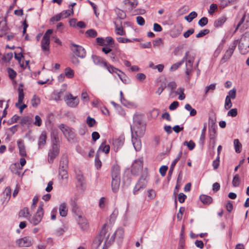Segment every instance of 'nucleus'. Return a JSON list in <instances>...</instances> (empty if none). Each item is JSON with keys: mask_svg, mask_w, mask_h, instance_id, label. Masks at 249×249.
I'll return each mask as SVG.
<instances>
[{"mask_svg": "<svg viewBox=\"0 0 249 249\" xmlns=\"http://www.w3.org/2000/svg\"><path fill=\"white\" fill-rule=\"evenodd\" d=\"M46 133L45 132H43L41 134L38 141V145L39 148H41L45 145L46 142Z\"/></svg>", "mask_w": 249, "mask_h": 249, "instance_id": "obj_22", "label": "nucleus"}, {"mask_svg": "<svg viewBox=\"0 0 249 249\" xmlns=\"http://www.w3.org/2000/svg\"><path fill=\"white\" fill-rule=\"evenodd\" d=\"M144 124L141 121L135 120L134 124L131 126L132 136H136L137 137L141 138L144 135Z\"/></svg>", "mask_w": 249, "mask_h": 249, "instance_id": "obj_5", "label": "nucleus"}, {"mask_svg": "<svg viewBox=\"0 0 249 249\" xmlns=\"http://www.w3.org/2000/svg\"><path fill=\"white\" fill-rule=\"evenodd\" d=\"M237 114V109L235 108L231 109L228 112V115L229 116L235 117Z\"/></svg>", "mask_w": 249, "mask_h": 249, "instance_id": "obj_64", "label": "nucleus"}, {"mask_svg": "<svg viewBox=\"0 0 249 249\" xmlns=\"http://www.w3.org/2000/svg\"><path fill=\"white\" fill-rule=\"evenodd\" d=\"M117 16L121 19H124L125 18L126 15L124 11L119 9H117L116 11Z\"/></svg>", "mask_w": 249, "mask_h": 249, "instance_id": "obj_44", "label": "nucleus"}, {"mask_svg": "<svg viewBox=\"0 0 249 249\" xmlns=\"http://www.w3.org/2000/svg\"><path fill=\"white\" fill-rule=\"evenodd\" d=\"M42 119L41 117L38 115H36L35 118V121L34 124L36 126H40L42 124Z\"/></svg>", "mask_w": 249, "mask_h": 249, "instance_id": "obj_43", "label": "nucleus"}, {"mask_svg": "<svg viewBox=\"0 0 249 249\" xmlns=\"http://www.w3.org/2000/svg\"><path fill=\"white\" fill-rule=\"evenodd\" d=\"M232 107L231 100L229 97H226L225 103V108L226 109H230Z\"/></svg>", "mask_w": 249, "mask_h": 249, "instance_id": "obj_46", "label": "nucleus"}, {"mask_svg": "<svg viewBox=\"0 0 249 249\" xmlns=\"http://www.w3.org/2000/svg\"><path fill=\"white\" fill-rule=\"evenodd\" d=\"M50 40L42 38L41 42V47L45 55H48L50 53Z\"/></svg>", "mask_w": 249, "mask_h": 249, "instance_id": "obj_15", "label": "nucleus"}, {"mask_svg": "<svg viewBox=\"0 0 249 249\" xmlns=\"http://www.w3.org/2000/svg\"><path fill=\"white\" fill-rule=\"evenodd\" d=\"M200 199L205 204H209L213 201V199L211 196L204 195L200 196Z\"/></svg>", "mask_w": 249, "mask_h": 249, "instance_id": "obj_26", "label": "nucleus"}, {"mask_svg": "<svg viewBox=\"0 0 249 249\" xmlns=\"http://www.w3.org/2000/svg\"><path fill=\"white\" fill-rule=\"evenodd\" d=\"M146 178L147 175H142L141 176L134 189V194H136L140 190L145 188L147 184Z\"/></svg>", "mask_w": 249, "mask_h": 249, "instance_id": "obj_12", "label": "nucleus"}, {"mask_svg": "<svg viewBox=\"0 0 249 249\" xmlns=\"http://www.w3.org/2000/svg\"><path fill=\"white\" fill-rule=\"evenodd\" d=\"M136 78L138 81L143 82L145 79L146 76L144 73H139L136 74Z\"/></svg>", "mask_w": 249, "mask_h": 249, "instance_id": "obj_49", "label": "nucleus"}, {"mask_svg": "<svg viewBox=\"0 0 249 249\" xmlns=\"http://www.w3.org/2000/svg\"><path fill=\"white\" fill-rule=\"evenodd\" d=\"M124 141V136L121 135L118 138L113 140L112 144L113 146V149L115 152H117L118 150L122 147Z\"/></svg>", "mask_w": 249, "mask_h": 249, "instance_id": "obj_14", "label": "nucleus"}, {"mask_svg": "<svg viewBox=\"0 0 249 249\" xmlns=\"http://www.w3.org/2000/svg\"><path fill=\"white\" fill-rule=\"evenodd\" d=\"M40 103V99L39 97L34 95L32 98V106L34 107L37 106Z\"/></svg>", "mask_w": 249, "mask_h": 249, "instance_id": "obj_41", "label": "nucleus"}, {"mask_svg": "<svg viewBox=\"0 0 249 249\" xmlns=\"http://www.w3.org/2000/svg\"><path fill=\"white\" fill-rule=\"evenodd\" d=\"M240 183V179L239 175H235L233 178L232 183L234 187H237L239 185Z\"/></svg>", "mask_w": 249, "mask_h": 249, "instance_id": "obj_39", "label": "nucleus"}, {"mask_svg": "<svg viewBox=\"0 0 249 249\" xmlns=\"http://www.w3.org/2000/svg\"><path fill=\"white\" fill-rule=\"evenodd\" d=\"M153 46L155 47H159L162 46L163 44V41L161 38H159L156 39L153 41Z\"/></svg>", "mask_w": 249, "mask_h": 249, "instance_id": "obj_42", "label": "nucleus"}, {"mask_svg": "<svg viewBox=\"0 0 249 249\" xmlns=\"http://www.w3.org/2000/svg\"><path fill=\"white\" fill-rule=\"evenodd\" d=\"M59 128L61 130L69 141H71L74 140L75 138V134L72 129L64 124H60L59 126Z\"/></svg>", "mask_w": 249, "mask_h": 249, "instance_id": "obj_8", "label": "nucleus"}, {"mask_svg": "<svg viewBox=\"0 0 249 249\" xmlns=\"http://www.w3.org/2000/svg\"><path fill=\"white\" fill-rule=\"evenodd\" d=\"M182 155V151H180L178 156L176 157V158L173 161L171 166L173 167H175L178 161L180 159L181 156Z\"/></svg>", "mask_w": 249, "mask_h": 249, "instance_id": "obj_52", "label": "nucleus"}, {"mask_svg": "<svg viewBox=\"0 0 249 249\" xmlns=\"http://www.w3.org/2000/svg\"><path fill=\"white\" fill-rule=\"evenodd\" d=\"M206 128H207L206 124H204L203 128L202 130L201 134V136L200 137V140L202 142H203L205 140Z\"/></svg>", "mask_w": 249, "mask_h": 249, "instance_id": "obj_55", "label": "nucleus"}, {"mask_svg": "<svg viewBox=\"0 0 249 249\" xmlns=\"http://www.w3.org/2000/svg\"><path fill=\"white\" fill-rule=\"evenodd\" d=\"M227 18L225 17H222L216 20L214 22V26L218 27L222 26L226 21Z\"/></svg>", "mask_w": 249, "mask_h": 249, "instance_id": "obj_29", "label": "nucleus"}, {"mask_svg": "<svg viewBox=\"0 0 249 249\" xmlns=\"http://www.w3.org/2000/svg\"><path fill=\"white\" fill-rule=\"evenodd\" d=\"M132 142L136 151H139L142 148V142L140 138L132 136Z\"/></svg>", "mask_w": 249, "mask_h": 249, "instance_id": "obj_17", "label": "nucleus"}, {"mask_svg": "<svg viewBox=\"0 0 249 249\" xmlns=\"http://www.w3.org/2000/svg\"><path fill=\"white\" fill-rule=\"evenodd\" d=\"M195 32V30L193 28H190L189 30H188L186 32H185L183 34V36L185 38H188L191 35L193 34Z\"/></svg>", "mask_w": 249, "mask_h": 249, "instance_id": "obj_51", "label": "nucleus"}, {"mask_svg": "<svg viewBox=\"0 0 249 249\" xmlns=\"http://www.w3.org/2000/svg\"><path fill=\"white\" fill-rule=\"evenodd\" d=\"M178 94L179 95L178 97V99L180 100H182L185 98V95L184 94V89L183 88H180L178 89Z\"/></svg>", "mask_w": 249, "mask_h": 249, "instance_id": "obj_45", "label": "nucleus"}, {"mask_svg": "<svg viewBox=\"0 0 249 249\" xmlns=\"http://www.w3.org/2000/svg\"><path fill=\"white\" fill-rule=\"evenodd\" d=\"M16 243L20 248L28 247L31 245V240L30 237L26 236L17 240Z\"/></svg>", "mask_w": 249, "mask_h": 249, "instance_id": "obj_13", "label": "nucleus"}, {"mask_svg": "<svg viewBox=\"0 0 249 249\" xmlns=\"http://www.w3.org/2000/svg\"><path fill=\"white\" fill-rule=\"evenodd\" d=\"M76 178L80 185H82L84 183L85 180L83 175L81 174H78L76 175Z\"/></svg>", "mask_w": 249, "mask_h": 249, "instance_id": "obj_48", "label": "nucleus"}, {"mask_svg": "<svg viewBox=\"0 0 249 249\" xmlns=\"http://www.w3.org/2000/svg\"><path fill=\"white\" fill-rule=\"evenodd\" d=\"M59 175L62 179H67L68 178L67 169H59Z\"/></svg>", "mask_w": 249, "mask_h": 249, "instance_id": "obj_37", "label": "nucleus"}, {"mask_svg": "<svg viewBox=\"0 0 249 249\" xmlns=\"http://www.w3.org/2000/svg\"><path fill=\"white\" fill-rule=\"evenodd\" d=\"M29 209L25 207L20 211L18 213V216L19 217L27 218L29 216Z\"/></svg>", "mask_w": 249, "mask_h": 249, "instance_id": "obj_27", "label": "nucleus"}, {"mask_svg": "<svg viewBox=\"0 0 249 249\" xmlns=\"http://www.w3.org/2000/svg\"><path fill=\"white\" fill-rule=\"evenodd\" d=\"M124 3L125 5H129L132 8H135L138 4L137 0H124Z\"/></svg>", "mask_w": 249, "mask_h": 249, "instance_id": "obj_35", "label": "nucleus"}, {"mask_svg": "<svg viewBox=\"0 0 249 249\" xmlns=\"http://www.w3.org/2000/svg\"><path fill=\"white\" fill-rule=\"evenodd\" d=\"M238 41L235 40L228 48L226 51L222 58L221 59L220 63L222 64L225 63L228 61L232 56L234 51L237 44Z\"/></svg>", "mask_w": 249, "mask_h": 249, "instance_id": "obj_7", "label": "nucleus"}, {"mask_svg": "<svg viewBox=\"0 0 249 249\" xmlns=\"http://www.w3.org/2000/svg\"><path fill=\"white\" fill-rule=\"evenodd\" d=\"M208 18L206 17L202 18L199 21H198V24L201 26L203 27L205 26L208 23Z\"/></svg>", "mask_w": 249, "mask_h": 249, "instance_id": "obj_53", "label": "nucleus"}, {"mask_svg": "<svg viewBox=\"0 0 249 249\" xmlns=\"http://www.w3.org/2000/svg\"><path fill=\"white\" fill-rule=\"evenodd\" d=\"M75 47V53L79 57L83 58L86 55V51L85 49L81 46L74 45Z\"/></svg>", "mask_w": 249, "mask_h": 249, "instance_id": "obj_20", "label": "nucleus"}, {"mask_svg": "<svg viewBox=\"0 0 249 249\" xmlns=\"http://www.w3.org/2000/svg\"><path fill=\"white\" fill-rule=\"evenodd\" d=\"M53 30L52 29L48 30L45 33L42 38L46 39L48 40H50V37L51 35L53 33Z\"/></svg>", "mask_w": 249, "mask_h": 249, "instance_id": "obj_60", "label": "nucleus"}, {"mask_svg": "<svg viewBox=\"0 0 249 249\" xmlns=\"http://www.w3.org/2000/svg\"><path fill=\"white\" fill-rule=\"evenodd\" d=\"M217 9V5L216 4L213 3L210 6V9L208 11L210 15H213L214 11Z\"/></svg>", "mask_w": 249, "mask_h": 249, "instance_id": "obj_50", "label": "nucleus"}, {"mask_svg": "<svg viewBox=\"0 0 249 249\" xmlns=\"http://www.w3.org/2000/svg\"><path fill=\"white\" fill-rule=\"evenodd\" d=\"M60 215L63 217L67 215L68 213V208L65 203H62L59 208Z\"/></svg>", "mask_w": 249, "mask_h": 249, "instance_id": "obj_23", "label": "nucleus"}, {"mask_svg": "<svg viewBox=\"0 0 249 249\" xmlns=\"http://www.w3.org/2000/svg\"><path fill=\"white\" fill-rule=\"evenodd\" d=\"M73 14V8H71V10L63 11L61 13H60L62 19L67 18L69 17V16H70L71 15H72Z\"/></svg>", "mask_w": 249, "mask_h": 249, "instance_id": "obj_32", "label": "nucleus"}, {"mask_svg": "<svg viewBox=\"0 0 249 249\" xmlns=\"http://www.w3.org/2000/svg\"><path fill=\"white\" fill-rule=\"evenodd\" d=\"M66 104L70 107H75L79 104V99L77 97H74L71 94L66 95L65 97Z\"/></svg>", "mask_w": 249, "mask_h": 249, "instance_id": "obj_11", "label": "nucleus"}, {"mask_svg": "<svg viewBox=\"0 0 249 249\" xmlns=\"http://www.w3.org/2000/svg\"><path fill=\"white\" fill-rule=\"evenodd\" d=\"M167 87L171 91H173L177 88V84L175 82H171L168 84Z\"/></svg>", "mask_w": 249, "mask_h": 249, "instance_id": "obj_61", "label": "nucleus"}, {"mask_svg": "<svg viewBox=\"0 0 249 249\" xmlns=\"http://www.w3.org/2000/svg\"><path fill=\"white\" fill-rule=\"evenodd\" d=\"M209 32V31L208 29H205L202 31H201L199 33H198L196 35V37L200 38V37H203L204 36H205L206 35H207V34H208Z\"/></svg>", "mask_w": 249, "mask_h": 249, "instance_id": "obj_58", "label": "nucleus"}, {"mask_svg": "<svg viewBox=\"0 0 249 249\" xmlns=\"http://www.w3.org/2000/svg\"><path fill=\"white\" fill-rule=\"evenodd\" d=\"M142 168V162L141 160H136L132 165L131 171L136 174Z\"/></svg>", "mask_w": 249, "mask_h": 249, "instance_id": "obj_16", "label": "nucleus"}, {"mask_svg": "<svg viewBox=\"0 0 249 249\" xmlns=\"http://www.w3.org/2000/svg\"><path fill=\"white\" fill-rule=\"evenodd\" d=\"M116 33L119 35L123 36L124 35L125 32L124 31L122 27H116Z\"/></svg>", "mask_w": 249, "mask_h": 249, "instance_id": "obj_63", "label": "nucleus"}, {"mask_svg": "<svg viewBox=\"0 0 249 249\" xmlns=\"http://www.w3.org/2000/svg\"><path fill=\"white\" fill-rule=\"evenodd\" d=\"M68 167V160L67 158H65L62 159L60 161L59 169H67Z\"/></svg>", "mask_w": 249, "mask_h": 249, "instance_id": "obj_36", "label": "nucleus"}, {"mask_svg": "<svg viewBox=\"0 0 249 249\" xmlns=\"http://www.w3.org/2000/svg\"><path fill=\"white\" fill-rule=\"evenodd\" d=\"M238 43L240 52L242 54H246L249 51V32L243 35Z\"/></svg>", "mask_w": 249, "mask_h": 249, "instance_id": "obj_6", "label": "nucleus"}, {"mask_svg": "<svg viewBox=\"0 0 249 249\" xmlns=\"http://www.w3.org/2000/svg\"><path fill=\"white\" fill-rule=\"evenodd\" d=\"M147 192H148V197L150 199H153L156 197V194L155 191L154 190H152V189L149 190H148Z\"/></svg>", "mask_w": 249, "mask_h": 249, "instance_id": "obj_56", "label": "nucleus"}, {"mask_svg": "<svg viewBox=\"0 0 249 249\" xmlns=\"http://www.w3.org/2000/svg\"><path fill=\"white\" fill-rule=\"evenodd\" d=\"M87 123L89 127H92L95 124L96 121L93 118L89 116L87 119Z\"/></svg>", "mask_w": 249, "mask_h": 249, "instance_id": "obj_47", "label": "nucleus"}, {"mask_svg": "<svg viewBox=\"0 0 249 249\" xmlns=\"http://www.w3.org/2000/svg\"><path fill=\"white\" fill-rule=\"evenodd\" d=\"M12 58L13 53H8L2 56L0 58V61H1L2 63H6L9 62Z\"/></svg>", "mask_w": 249, "mask_h": 249, "instance_id": "obj_28", "label": "nucleus"}, {"mask_svg": "<svg viewBox=\"0 0 249 249\" xmlns=\"http://www.w3.org/2000/svg\"><path fill=\"white\" fill-rule=\"evenodd\" d=\"M99 150L105 152L106 154H107L109 152L110 146L108 144H106L105 142H103L101 144Z\"/></svg>", "mask_w": 249, "mask_h": 249, "instance_id": "obj_33", "label": "nucleus"}, {"mask_svg": "<svg viewBox=\"0 0 249 249\" xmlns=\"http://www.w3.org/2000/svg\"><path fill=\"white\" fill-rule=\"evenodd\" d=\"M52 148L48 154V161L50 163L53 162V160L58 156L59 152V139L58 136L53 135L52 138Z\"/></svg>", "mask_w": 249, "mask_h": 249, "instance_id": "obj_4", "label": "nucleus"}, {"mask_svg": "<svg viewBox=\"0 0 249 249\" xmlns=\"http://www.w3.org/2000/svg\"><path fill=\"white\" fill-rule=\"evenodd\" d=\"M8 72L10 78L11 79L14 78L17 75L16 72L10 68L8 69Z\"/></svg>", "mask_w": 249, "mask_h": 249, "instance_id": "obj_62", "label": "nucleus"}, {"mask_svg": "<svg viewBox=\"0 0 249 249\" xmlns=\"http://www.w3.org/2000/svg\"><path fill=\"white\" fill-rule=\"evenodd\" d=\"M18 147L19 149V154L22 156H24L26 155V151L25 150L24 145L22 142L18 141Z\"/></svg>", "mask_w": 249, "mask_h": 249, "instance_id": "obj_31", "label": "nucleus"}, {"mask_svg": "<svg viewBox=\"0 0 249 249\" xmlns=\"http://www.w3.org/2000/svg\"><path fill=\"white\" fill-rule=\"evenodd\" d=\"M18 102L16 104V106L17 107H18V105L21 104L23 102V100L24 99V93H23V85L22 84H20L18 89Z\"/></svg>", "mask_w": 249, "mask_h": 249, "instance_id": "obj_19", "label": "nucleus"}, {"mask_svg": "<svg viewBox=\"0 0 249 249\" xmlns=\"http://www.w3.org/2000/svg\"><path fill=\"white\" fill-rule=\"evenodd\" d=\"M86 33L89 36L92 37H95L97 35V32L95 30H94L93 29H90V30H87L86 31Z\"/></svg>", "mask_w": 249, "mask_h": 249, "instance_id": "obj_57", "label": "nucleus"}, {"mask_svg": "<svg viewBox=\"0 0 249 249\" xmlns=\"http://www.w3.org/2000/svg\"><path fill=\"white\" fill-rule=\"evenodd\" d=\"M197 16V13L195 12H192L188 16L185 17V19L189 22H191Z\"/></svg>", "mask_w": 249, "mask_h": 249, "instance_id": "obj_34", "label": "nucleus"}, {"mask_svg": "<svg viewBox=\"0 0 249 249\" xmlns=\"http://www.w3.org/2000/svg\"><path fill=\"white\" fill-rule=\"evenodd\" d=\"M195 55L193 54H191L189 52L185 53V55L184 56L182 60L180 62H177L173 64L171 67V71H175L177 70L183 63L184 61H186V70L185 73L188 76L191 75V72L193 69V63L195 60Z\"/></svg>", "mask_w": 249, "mask_h": 249, "instance_id": "obj_2", "label": "nucleus"}, {"mask_svg": "<svg viewBox=\"0 0 249 249\" xmlns=\"http://www.w3.org/2000/svg\"><path fill=\"white\" fill-rule=\"evenodd\" d=\"M183 144L187 146L190 150H192L196 146L195 142L192 140H190L189 142L185 141Z\"/></svg>", "mask_w": 249, "mask_h": 249, "instance_id": "obj_40", "label": "nucleus"}, {"mask_svg": "<svg viewBox=\"0 0 249 249\" xmlns=\"http://www.w3.org/2000/svg\"><path fill=\"white\" fill-rule=\"evenodd\" d=\"M77 220L82 230L85 231L88 229L89 225L87 220L84 217H83L81 215H79Z\"/></svg>", "mask_w": 249, "mask_h": 249, "instance_id": "obj_18", "label": "nucleus"}, {"mask_svg": "<svg viewBox=\"0 0 249 249\" xmlns=\"http://www.w3.org/2000/svg\"><path fill=\"white\" fill-rule=\"evenodd\" d=\"M111 227L104 225L99 235L94 240L92 247L94 249H106L114 240V233L110 232Z\"/></svg>", "mask_w": 249, "mask_h": 249, "instance_id": "obj_1", "label": "nucleus"}, {"mask_svg": "<svg viewBox=\"0 0 249 249\" xmlns=\"http://www.w3.org/2000/svg\"><path fill=\"white\" fill-rule=\"evenodd\" d=\"M43 203L41 202L37 208L36 213L35 214L33 218L32 219V223L34 225H37L41 220L44 214L43 210Z\"/></svg>", "mask_w": 249, "mask_h": 249, "instance_id": "obj_10", "label": "nucleus"}, {"mask_svg": "<svg viewBox=\"0 0 249 249\" xmlns=\"http://www.w3.org/2000/svg\"><path fill=\"white\" fill-rule=\"evenodd\" d=\"M107 226H110L111 227V231L110 232H113L114 233V237H116L117 238L122 239L123 238L124 235V230L122 228H118L115 232H114V231L112 230V226L110 224H107Z\"/></svg>", "mask_w": 249, "mask_h": 249, "instance_id": "obj_21", "label": "nucleus"}, {"mask_svg": "<svg viewBox=\"0 0 249 249\" xmlns=\"http://www.w3.org/2000/svg\"><path fill=\"white\" fill-rule=\"evenodd\" d=\"M233 144L236 152L238 153H240L242 148V144L239 140L235 139L233 141Z\"/></svg>", "mask_w": 249, "mask_h": 249, "instance_id": "obj_30", "label": "nucleus"}, {"mask_svg": "<svg viewBox=\"0 0 249 249\" xmlns=\"http://www.w3.org/2000/svg\"><path fill=\"white\" fill-rule=\"evenodd\" d=\"M61 19H62V18L60 14H57V15L54 16L53 17L50 19V21L54 23V22H56V21H58L60 20Z\"/></svg>", "mask_w": 249, "mask_h": 249, "instance_id": "obj_54", "label": "nucleus"}, {"mask_svg": "<svg viewBox=\"0 0 249 249\" xmlns=\"http://www.w3.org/2000/svg\"><path fill=\"white\" fill-rule=\"evenodd\" d=\"M120 169L118 165H114L111 171V189L113 192L118 191L120 185Z\"/></svg>", "mask_w": 249, "mask_h": 249, "instance_id": "obj_3", "label": "nucleus"}, {"mask_svg": "<svg viewBox=\"0 0 249 249\" xmlns=\"http://www.w3.org/2000/svg\"><path fill=\"white\" fill-rule=\"evenodd\" d=\"M26 160L24 158H21L20 159V163L17 162L12 164L10 166V170L11 172L17 175H19L22 167L26 163Z\"/></svg>", "mask_w": 249, "mask_h": 249, "instance_id": "obj_9", "label": "nucleus"}, {"mask_svg": "<svg viewBox=\"0 0 249 249\" xmlns=\"http://www.w3.org/2000/svg\"><path fill=\"white\" fill-rule=\"evenodd\" d=\"M64 75L67 78L72 79L74 76V71L70 67H67L64 69Z\"/></svg>", "mask_w": 249, "mask_h": 249, "instance_id": "obj_24", "label": "nucleus"}, {"mask_svg": "<svg viewBox=\"0 0 249 249\" xmlns=\"http://www.w3.org/2000/svg\"><path fill=\"white\" fill-rule=\"evenodd\" d=\"M228 95L227 97H229L230 99H234L236 97V90L234 89H231L229 91L228 93Z\"/></svg>", "mask_w": 249, "mask_h": 249, "instance_id": "obj_59", "label": "nucleus"}, {"mask_svg": "<svg viewBox=\"0 0 249 249\" xmlns=\"http://www.w3.org/2000/svg\"><path fill=\"white\" fill-rule=\"evenodd\" d=\"M103 66L107 68L108 71L110 73L117 72L118 69L113 67L112 66L108 64L106 62L102 61L101 62Z\"/></svg>", "mask_w": 249, "mask_h": 249, "instance_id": "obj_25", "label": "nucleus"}, {"mask_svg": "<svg viewBox=\"0 0 249 249\" xmlns=\"http://www.w3.org/2000/svg\"><path fill=\"white\" fill-rule=\"evenodd\" d=\"M185 108L190 111V115L194 116L196 114V111L193 108L190 104H186L185 106Z\"/></svg>", "mask_w": 249, "mask_h": 249, "instance_id": "obj_38", "label": "nucleus"}]
</instances>
